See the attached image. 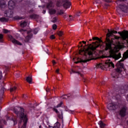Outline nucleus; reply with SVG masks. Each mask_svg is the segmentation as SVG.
<instances>
[{
	"mask_svg": "<svg viewBox=\"0 0 128 128\" xmlns=\"http://www.w3.org/2000/svg\"><path fill=\"white\" fill-rule=\"evenodd\" d=\"M118 34V32L114 30L110 31V30H108V33L106 34V38L105 42V50H110V56L111 58H114L115 60H119V58H122V54H120V53L116 54V51L112 49V40H110V37L113 36L114 40H119V38H120V37L114 35V36L112 34Z\"/></svg>",
	"mask_w": 128,
	"mask_h": 128,
	"instance_id": "f257e3e1",
	"label": "nucleus"
},
{
	"mask_svg": "<svg viewBox=\"0 0 128 128\" xmlns=\"http://www.w3.org/2000/svg\"><path fill=\"white\" fill-rule=\"evenodd\" d=\"M92 40H93L98 41L93 42L92 44H90L86 49L84 48L83 50H80L79 52L80 54H82V52H84L85 54H88V56H92V54L94 52V50H96L97 48H98V46H100V42H102V40L98 37H94L92 38Z\"/></svg>",
	"mask_w": 128,
	"mask_h": 128,
	"instance_id": "f03ea898",
	"label": "nucleus"
},
{
	"mask_svg": "<svg viewBox=\"0 0 128 128\" xmlns=\"http://www.w3.org/2000/svg\"><path fill=\"white\" fill-rule=\"evenodd\" d=\"M13 112L17 115L18 118L20 120H23L24 123L22 128H26L28 123V116L24 114V110L20 107H16L14 108Z\"/></svg>",
	"mask_w": 128,
	"mask_h": 128,
	"instance_id": "7ed1b4c3",
	"label": "nucleus"
},
{
	"mask_svg": "<svg viewBox=\"0 0 128 128\" xmlns=\"http://www.w3.org/2000/svg\"><path fill=\"white\" fill-rule=\"evenodd\" d=\"M105 65L102 63H98L96 64V68H101L104 70V68H114V64L110 61V57H108V60H106Z\"/></svg>",
	"mask_w": 128,
	"mask_h": 128,
	"instance_id": "20e7f679",
	"label": "nucleus"
},
{
	"mask_svg": "<svg viewBox=\"0 0 128 128\" xmlns=\"http://www.w3.org/2000/svg\"><path fill=\"white\" fill-rule=\"evenodd\" d=\"M15 4L12 0H10L8 2V8L9 10L8 12H5V14H6V16H10L12 14V10H14V8Z\"/></svg>",
	"mask_w": 128,
	"mask_h": 128,
	"instance_id": "39448f33",
	"label": "nucleus"
},
{
	"mask_svg": "<svg viewBox=\"0 0 128 128\" xmlns=\"http://www.w3.org/2000/svg\"><path fill=\"white\" fill-rule=\"evenodd\" d=\"M118 34H120L123 40V42H122V44H128V31L118 32Z\"/></svg>",
	"mask_w": 128,
	"mask_h": 128,
	"instance_id": "423d86ee",
	"label": "nucleus"
},
{
	"mask_svg": "<svg viewBox=\"0 0 128 128\" xmlns=\"http://www.w3.org/2000/svg\"><path fill=\"white\" fill-rule=\"evenodd\" d=\"M128 58V50L126 52L123 54V58L116 64L117 66H120V68L124 67V64L122 63V62H124V60H126Z\"/></svg>",
	"mask_w": 128,
	"mask_h": 128,
	"instance_id": "0eeeda50",
	"label": "nucleus"
},
{
	"mask_svg": "<svg viewBox=\"0 0 128 128\" xmlns=\"http://www.w3.org/2000/svg\"><path fill=\"white\" fill-rule=\"evenodd\" d=\"M107 108L109 110H115L118 108V105L116 102H110L108 104Z\"/></svg>",
	"mask_w": 128,
	"mask_h": 128,
	"instance_id": "6e6552de",
	"label": "nucleus"
},
{
	"mask_svg": "<svg viewBox=\"0 0 128 128\" xmlns=\"http://www.w3.org/2000/svg\"><path fill=\"white\" fill-rule=\"evenodd\" d=\"M122 72V68H117L115 72H112V76H113V78H120V72Z\"/></svg>",
	"mask_w": 128,
	"mask_h": 128,
	"instance_id": "1a4fd4ad",
	"label": "nucleus"
},
{
	"mask_svg": "<svg viewBox=\"0 0 128 128\" xmlns=\"http://www.w3.org/2000/svg\"><path fill=\"white\" fill-rule=\"evenodd\" d=\"M9 38H10L11 42H12V44H18V46H22V43H20V42L18 41V40L14 38L12 35L8 36Z\"/></svg>",
	"mask_w": 128,
	"mask_h": 128,
	"instance_id": "9d476101",
	"label": "nucleus"
},
{
	"mask_svg": "<svg viewBox=\"0 0 128 128\" xmlns=\"http://www.w3.org/2000/svg\"><path fill=\"white\" fill-rule=\"evenodd\" d=\"M82 68H79L78 69V70L76 72L72 70L71 72H70V74H78V76H80L82 77L84 76V74H82Z\"/></svg>",
	"mask_w": 128,
	"mask_h": 128,
	"instance_id": "9b49d317",
	"label": "nucleus"
},
{
	"mask_svg": "<svg viewBox=\"0 0 128 128\" xmlns=\"http://www.w3.org/2000/svg\"><path fill=\"white\" fill-rule=\"evenodd\" d=\"M126 107L124 106L120 110V116H126Z\"/></svg>",
	"mask_w": 128,
	"mask_h": 128,
	"instance_id": "f8f14e48",
	"label": "nucleus"
},
{
	"mask_svg": "<svg viewBox=\"0 0 128 128\" xmlns=\"http://www.w3.org/2000/svg\"><path fill=\"white\" fill-rule=\"evenodd\" d=\"M71 4H70V2L68 1H65L63 4V6L64 8H70Z\"/></svg>",
	"mask_w": 128,
	"mask_h": 128,
	"instance_id": "ddd939ff",
	"label": "nucleus"
},
{
	"mask_svg": "<svg viewBox=\"0 0 128 128\" xmlns=\"http://www.w3.org/2000/svg\"><path fill=\"white\" fill-rule=\"evenodd\" d=\"M62 104V102H60V104H58L56 106H54L53 108L54 110L55 111L56 114H58V109H56V108H60Z\"/></svg>",
	"mask_w": 128,
	"mask_h": 128,
	"instance_id": "4468645a",
	"label": "nucleus"
},
{
	"mask_svg": "<svg viewBox=\"0 0 128 128\" xmlns=\"http://www.w3.org/2000/svg\"><path fill=\"white\" fill-rule=\"evenodd\" d=\"M6 91V88H4V83H2L1 86V94L4 96V93Z\"/></svg>",
	"mask_w": 128,
	"mask_h": 128,
	"instance_id": "2eb2a0df",
	"label": "nucleus"
},
{
	"mask_svg": "<svg viewBox=\"0 0 128 128\" xmlns=\"http://www.w3.org/2000/svg\"><path fill=\"white\" fill-rule=\"evenodd\" d=\"M30 18H33L34 20H38L40 18V16L36 14H33L30 16Z\"/></svg>",
	"mask_w": 128,
	"mask_h": 128,
	"instance_id": "dca6fc26",
	"label": "nucleus"
},
{
	"mask_svg": "<svg viewBox=\"0 0 128 128\" xmlns=\"http://www.w3.org/2000/svg\"><path fill=\"white\" fill-rule=\"evenodd\" d=\"M98 124L101 128H104V126H106V124L103 122L102 121H100L98 122Z\"/></svg>",
	"mask_w": 128,
	"mask_h": 128,
	"instance_id": "f3484780",
	"label": "nucleus"
},
{
	"mask_svg": "<svg viewBox=\"0 0 128 128\" xmlns=\"http://www.w3.org/2000/svg\"><path fill=\"white\" fill-rule=\"evenodd\" d=\"M56 12V11L54 9H50L49 14H54Z\"/></svg>",
	"mask_w": 128,
	"mask_h": 128,
	"instance_id": "a211bd4d",
	"label": "nucleus"
},
{
	"mask_svg": "<svg viewBox=\"0 0 128 128\" xmlns=\"http://www.w3.org/2000/svg\"><path fill=\"white\" fill-rule=\"evenodd\" d=\"M26 81L28 84H32V76L27 77Z\"/></svg>",
	"mask_w": 128,
	"mask_h": 128,
	"instance_id": "6ab92c4d",
	"label": "nucleus"
},
{
	"mask_svg": "<svg viewBox=\"0 0 128 128\" xmlns=\"http://www.w3.org/2000/svg\"><path fill=\"white\" fill-rule=\"evenodd\" d=\"M63 18H70V20H72V18H72V16H68V14H63Z\"/></svg>",
	"mask_w": 128,
	"mask_h": 128,
	"instance_id": "aec40b11",
	"label": "nucleus"
},
{
	"mask_svg": "<svg viewBox=\"0 0 128 128\" xmlns=\"http://www.w3.org/2000/svg\"><path fill=\"white\" fill-rule=\"evenodd\" d=\"M28 24V23L26 22H24L20 24V26L22 28H24V26H26V25Z\"/></svg>",
	"mask_w": 128,
	"mask_h": 128,
	"instance_id": "412c9836",
	"label": "nucleus"
},
{
	"mask_svg": "<svg viewBox=\"0 0 128 128\" xmlns=\"http://www.w3.org/2000/svg\"><path fill=\"white\" fill-rule=\"evenodd\" d=\"M52 6H53V5H52V2H49V3L48 4V5H47V8H52Z\"/></svg>",
	"mask_w": 128,
	"mask_h": 128,
	"instance_id": "4be33fe9",
	"label": "nucleus"
},
{
	"mask_svg": "<svg viewBox=\"0 0 128 128\" xmlns=\"http://www.w3.org/2000/svg\"><path fill=\"white\" fill-rule=\"evenodd\" d=\"M92 60V58L82 60L81 62H90V60Z\"/></svg>",
	"mask_w": 128,
	"mask_h": 128,
	"instance_id": "5701e85b",
	"label": "nucleus"
},
{
	"mask_svg": "<svg viewBox=\"0 0 128 128\" xmlns=\"http://www.w3.org/2000/svg\"><path fill=\"white\" fill-rule=\"evenodd\" d=\"M60 128V123L58 122H56L52 128Z\"/></svg>",
	"mask_w": 128,
	"mask_h": 128,
	"instance_id": "b1692460",
	"label": "nucleus"
},
{
	"mask_svg": "<svg viewBox=\"0 0 128 128\" xmlns=\"http://www.w3.org/2000/svg\"><path fill=\"white\" fill-rule=\"evenodd\" d=\"M12 120H13V122H14V124H16L18 122V119H16V118H14V117H12Z\"/></svg>",
	"mask_w": 128,
	"mask_h": 128,
	"instance_id": "393cba45",
	"label": "nucleus"
},
{
	"mask_svg": "<svg viewBox=\"0 0 128 128\" xmlns=\"http://www.w3.org/2000/svg\"><path fill=\"white\" fill-rule=\"evenodd\" d=\"M1 2H3V4H1V8H2V7H6V2H4V0H1Z\"/></svg>",
	"mask_w": 128,
	"mask_h": 128,
	"instance_id": "a878e982",
	"label": "nucleus"
},
{
	"mask_svg": "<svg viewBox=\"0 0 128 128\" xmlns=\"http://www.w3.org/2000/svg\"><path fill=\"white\" fill-rule=\"evenodd\" d=\"M70 98V94L68 95H64L62 96V98L64 99L65 98V100H66V98Z\"/></svg>",
	"mask_w": 128,
	"mask_h": 128,
	"instance_id": "bb28decb",
	"label": "nucleus"
},
{
	"mask_svg": "<svg viewBox=\"0 0 128 128\" xmlns=\"http://www.w3.org/2000/svg\"><path fill=\"white\" fill-rule=\"evenodd\" d=\"M8 19L6 18H0V22H7Z\"/></svg>",
	"mask_w": 128,
	"mask_h": 128,
	"instance_id": "cd10ccee",
	"label": "nucleus"
},
{
	"mask_svg": "<svg viewBox=\"0 0 128 128\" xmlns=\"http://www.w3.org/2000/svg\"><path fill=\"white\" fill-rule=\"evenodd\" d=\"M58 34L60 36H62V34H64V32L62 31H60L58 32Z\"/></svg>",
	"mask_w": 128,
	"mask_h": 128,
	"instance_id": "c85d7f7f",
	"label": "nucleus"
},
{
	"mask_svg": "<svg viewBox=\"0 0 128 128\" xmlns=\"http://www.w3.org/2000/svg\"><path fill=\"white\" fill-rule=\"evenodd\" d=\"M16 90V87L14 86V88H12L10 89V92H14Z\"/></svg>",
	"mask_w": 128,
	"mask_h": 128,
	"instance_id": "c756f323",
	"label": "nucleus"
},
{
	"mask_svg": "<svg viewBox=\"0 0 128 128\" xmlns=\"http://www.w3.org/2000/svg\"><path fill=\"white\" fill-rule=\"evenodd\" d=\"M64 10H60L58 12V14H60V15H62V14H64Z\"/></svg>",
	"mask_w": 128,
	"mask_h": 128,
	"instance_id": "7c9ffc66",
	"label": "nucleus"
},
{
	"mask_svg": "<svg viewBox=\"0 0 128 128\" xmlns=\"http://www.w3.org/2000/svg\"><path fill=\"white\" fill-rule=\"evenodd\" d=\"M56 28H58V26H56V24H53V26H52L53 30H56Z\"/></svg>",
	"mask_w": 128,
	"mask_h": 128,
	"instance_id": "2f4dec72",
	"label": "nucleus"
},
{
	"mask_svg": "<svg viewBox=\"0 0 128 128\" xmlns=\"http://www.w3.org/2000/svg\"><path fill=\"white\" fill-rule=\"evenodd\" d=\"M2 32H3L4 34H8V30L3 29V30H2Z\"/></svg>",
	"mask_w": 128,
	"mask_h": 128,
	"instance_id": "473e14b6",
	"label": "nucleus"
},
{
	"mask_svg": "<svg viewBox=\"0 0 128 128\" xmlns=\"http://www.w3.org/2000/svg\"><path fill=\"white\" fill-rule=\"evenodd\" d=\"M38 29H36V28L34 29V34H38Z\"/></svg>",
	"mask_w": 128,
	"mask_h": 128,
	"instance_id": "72a5a7b5",
	"label": "nucleus"
},
{
	"mask_svg": "<svg viewBox=\"0 0 128 128\" xmlns=\"http://www.w3.org/2000/svg\"><path fill=\"white\" fill-rule=\"evenodd\" d=\"M4 38V35L2 34H0V42H2L4 40H2V38Z\"/></svg>",
	"mask_w": 128,
	"mask_h": 128,
	"instance_id": "f704fd0d",
	"label": "nucleus"
},
{
	"mask_svg": "<svg viewBox=\"0 0 128 128\" xmlns=\"http://www.w3.org/2000/svg\"><path fill=\"white\" fill-rule=\"evenodd\" d=\"M50 40H54L56 38V36H54V35H51L50 36Z\"/></svg>",
	"mask_w": 128,
	"mask_h": 128,
	"instance_id": "c9c22d12",
	"label": "nucleus"
},
{
	"mask_svg": "<svg viewBox=\"0 0 128 128\" xmlns=\"http://www.w3.org/2000/svg\"><path fill=\"white\" fill-rule=\"evenodd\" d=\"M118 46L120 48H124V45H120V42H118Z\"/></svg>",
	"mask_w": 128,
	"mask_h": 128,
	"instance_id": "e433bc0d",
	"label": "nucleus"
},
{
	"mask_svg": "<svg viewBox=\"0 0 128 128\" xmlns=\"http://www.w3.org/2000/svg\"><path fill=\"white\" fill-rule=\"evenodd\" d=\"M57 6H62V2H58L56 4Z\"/></svg>",
	"mask_w": 128,
	"mask_h": 128,
	"instance_id": "4c0bfd02",
	"label": "nucleus"
},
{
	"mask_svg": "<svg viewBox=\"0 0 128 128\" xmlns=\"http://www.w3.org/2000/svg\"><path fill=\"white\" fill-rule=\"evenodd\" d=\"M56 74H60V68H58L56 70Z\"/></svg>",
	"mask_w": 128,
	"mask_h": 128,
	"instance_id": "58836bf2",
	"label": "nucleus"
},
{
	"mask_svg": "<svg viewBox=\"0 0 128 128\" xmlns=\"http://www.w3.org/2000/svg\"><path fill=\"white\" fill-rule=\"evenodd\" d=\"M6 118L7 120H10V118L8 116H6Z\"/></svg>",
	"mask_w": 128,
	"mask_h": 128,
	"instance_id": "ea45409f",
	"label": "nucleus"
},
{
	"mask_svg": "<svg viewBox=\"0 0 128 128\" xmlns=\"http://www.w3.org/2000/svg\"><path fill=\"white\" fill-rule=\"evenodd\" d=\"M52 62L54 66V64H56V62L54 60H52Z\"/></svg>",
	"mask_w": 128,
	"mask_h": 128,
	"instance_id": "a19ab883",
	"label": "nucleus"
},
{
	"mask_svg": "<svg viewBox=\"0 0 128 128\" xmlns=\"http://www.w3.org/2000/svg\"><path fill=\"white\" fill-rule=\"evenodd\" d=\"M23 98H28V96H26V95H23Z\"/></svg>",
	"mask_w": 128,
	"mask_h": 128,
	"instance_id": "79ce46f5",
	"label": "nucleus"
},
{
	"mask_svg": "<svg viewBox=\"0 0 128 128\" xmlns=\"http://www.w3.org/2000/svg\"><path fill=\"white\" fill-rule=\"evenodd\" d=\"M105 2H110V0H105Z\"/></svg>",
	"mask_w": 128,
	"mask_h": 128,
	"instance_id": "37998d69",
	"label": "nucleus"
},
{
	"mask_svg": "<svg viewBox=\"0 0 128 128\" xmlns=\"http://www.w3.org/2000/svg\"><path fill=\"white\" fill-rule=\"evenodd\" d=\"M54 20L53 21V22H56V18H54Z\"/></svg>",
	"mask_w": 128,
	"mask_h": 128,
	"instance_id": "c03bdc74",
	"label": "nucleus"
},
{
	"mask_svg": "<svg viewBox=\"0 0 128 128\" xmlns=\"http://www.w3.org/2000/svg\"><path fill=\"white\" fill-rule=\"evenodd\" d=\"M82 42H83V44H86V42L84 41H82Z\"/></svg>",
	"mask_w": 128,
	"mask_h": 128,
	"instance_id": "a18cd8bd",
	"label": "nucleus"
},
{
	"mask_svg": "<svg viewBox=\"0 0 128 128\" xmlns=\"http://www.w3.org/2000/svg\"><path fill=\"white\" fill-rule=\"evenodd\" d=\"M46 92H50V90L47 88L46 89Z\"/></svg>",
	"mask_w": 128,
	"mask_h": 128,
	"instance_id": "49530a36",
	"label": "nucleus"
},
{
	"mask_svg": "<svg viewBox=\"0 0 128 128\" xmlns=\"http://www.w3.org/2000/svg\"><path fill=\"white\" fill-rule=\"evenodd\" d=\"M20 18L21 19V20H22V18H18H18H16L17 20H20Z\"/></svg>",
	"mask_w": 128,
	"mask_h": 128,
	"instance_id": "de8ad7c7",
	"label": "nucleus"
},
{
	"mask_svg": "<svg viewBox=\"0 0 128 128\" xmlns=\"http://www.w3.org/2000/svg\"><path fill=\"white\" fill-rule=\"evenodd\" d=\"M118 0L119 2H124V0Z\"/></svg>",
	"mask_w": 128,
	"mask_h": 128,
	"instance_id": "09e8293b",
	"label": "nucleus"
},
{
	"mask_svg": "<svg viewBox=\"0 0 128 128\" xmlns=\"http://www.w3.org/2000/svg\"><path fill=\"white\" fill-rule=\"evenodd\" d=\"M77 16H80V13H79V14H77Z\"/></svg>",
	"mask_w": 128,
	"mask_h": 128,
	"instance_id": "8fccbe9b",
	"label": "nucleus"
},
{
	"mask_svg": "<svg viewBox=\"0 0 128 128\" xmlns=\"http://www.w3.org/2000/svg\"><path fill=\"white\" fill-rule=\"evenodd\" d=\"M20 32H24V30H22V29L20 30Z\"/></svg>",
	"mask_w": 128,
	"mask_h": 128,
	"instance_id": "3c124183",
	"label": "nucleus"
},
{
	"mask_svg": "<svg viewBox=\"0 0 128 128\" xmlns=\"http://www.w3.org/2000/svg\"><path fill=\"white\" fill-rule=\"evenodd\" d=\"M78 62H75V64H78Z\"/></svg>",
	"mask_w": 128,
	"mask_h": 128,
	"instance_id": "603ef678",
	"label": "nucleus"
},
{
	"mask_svg": "<svg viewBox=\"0 0 128 128\" xmlns=\"http://www.w3.org/2000/svg\"><path fill=\"white\" fill-rule=\"evenodd\" d=\"M39 128H42V126H40Z\"/></svg>",
	"mask_w": 128,
	"mask_h": 128,
	"instance_id": "864d4df0",
	"label": "nucleus"
},
{
	"mask_svg": "<svg viewBox=\"0 0 128 128\" xmlns=\"http://www.w3.org/2000/svg\"><path fill=\"white\" fill-rule=\"evenodd\" d=\"M90 40V42H92V40L90 39V40Z\"/></svg>",
	"mask_w": 128,
	"mask_h": 128,
	"instance_id": "5fc2aeb1",
	"label": "nucleus"
},
{
	"mask_svg": "<svg viewBox=\"0 0 128 128\" xmlns=\"http://www.w3.org/2000/svg\"><path fill=\"white\" fill-rule=\"evenodd\" d=\"M116 10H117V12H118V9H117Z\"/></svg>",
	"mask_w": 128,
	"mask_h": 128,
	"instance_id": "6e6d98bb",
	"label": "nucleus"
},
{
	"mask_svg": "<svg viewBox=\"0 0 128 128\" xmlns=\"http://www.w3.org/2000/svg\"><path fill=\"white\" fill-rule=\"evenodd\" d=\"M102 58H105L104 56H102Z\"/></svg>",
	"mask_w": 128,
	"mask_h": 128,
	"instance_id": "4d7b16f0",
	"label": "nucleus"
},
{
	"mask_svg": "<svg viewBox=\"0 0 128 128\" xmlns=\"http://www.w3.org/2000/svg\"><path fill=\"white\" fill-rule=\"evenodd\" d=\"M44 12H46V11H44Z\"/></svg>",
	"mask_w": 128,
	"mask_h": 128,
	"instance_id": "13d9d810",
	"label": "nucleus"
},
{
	"mask_svg": "<svg viewBox=\"0 0 128 128\" xmlns=\"http://www.w3.org/2000/svg\"><path fill=\"white\" fill-rule=\"evenodd\" d=\"M80 44H82V42H80Z\"/></svg>",
	"mask_w": 128,
	"mask_h": 128,
	"instance_id": "bf43d9fd",
	"label": "nucleus"
}]
</instances>
